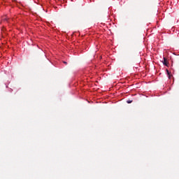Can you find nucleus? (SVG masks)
<instances>
[{"instance_id": "obj_5", "label": "nucleus", "mask_w": 179, "mask_h": 179, "mask_svg": "<svg viewBox=\"0 0 179 179\" xmlns=\"http://www.w3.org/2000/svg\"><path fill=\"white\" fill-rule=\"evenodd\" d=\"M64 64H66L67 63H66V62H64Z\"/></svg>"}, {"instance_id": "obj_3", "label": "nucleus", "mask_w": 179, "mask_h": 179, "mask_svg": "<svg viewBox=\"0 0 179 179\" xmlns=\"http://www.w3.org/2000/svg\"><path fill=\"white\" fill-rule=\"evenodd\" d=\"M168 76H169V79H171L172 76L171 74L168 75Z\"/></svg>"}, {"instance_id": "obj_2", "label": "nucleus", "mask_w": 179, "mask_h": 179, "mask_svg": "<svg viewBox=\"0 0 179 179\" xmlns=\"http://www.w3.org/2000/svg\"><path fill=\"white\" fill-rule=\"evenodd\" d=\"M127 103L128 104H131V103H132V100H127Z\"/></svg>"}, {"instance_id": "obj_1", "label": "nucleus", "mask_w": 179, "mask_h": 179, "mask_svg": "<svg viewBox=\"0 0 179 179\" xmlns=\"http://www.w3.org/2000/svg\"><path fill=\"white\" fill-rule=\"evenodd\" d=\"M163 64H164V65H165V66H169V62H167V59H166V57H164Z\"/></svg>"}, {"instance_id": "obj_4", "label": "nucleus", "mask_w": 179, "mask_h": 179, "mask_svg": "<svg viewBox=\"0 0 179 179\" xmlns=\"http://www.w3.org/2000/svg\"><path fill=\"white\" fill-rule=\"evenodd\" d=\"M167 75H170V71L169 70H166Z\"/></svg>"}]
</instances>
